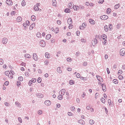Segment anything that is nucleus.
I'll use <instances>...</instances> for the list:
<instances>
[{"instance_id": "1", "label": "nucleus", "mask_w": 125, "mask_h": 125, "mask_svg": "<svg viewBox=\"0 0 125 125\" xmlns=\"http://www.w3.org/2000/svg\"><path fill=\"white\" fill-rule=\"evenodd\" d=\"M14 72L13 71H6L4 72V74L6 76H7L10 78H12L13 75L14 74Z\"/></svg>"}, {"instance_id": "2", "label": "nucleus", "mask_w": 125, "mask_h": 125, "mask_svg": "<svg viewBox=\"0 0 125 125\" xmlns=\"http://www.w3.org/2000/svg\"><path fill=\"white\" fill-rule=\"evenodd\" d=\"M125 52V48H122L120 51V53L121 56H123L124 55Z\"/></svg>"}, {"instance_id": "3", "label": "nucleus", "mask_w": 125, "mask_h": 125, "mask_svg": "<svg viewBox=\"0 0 125 125\" xmlns=\"http://www.w3.org/2000/svg\"><path fill=\"white\" fill-rule=\"evenodd\" d=\"M46 43L43 40H41L40 42V45L42 47H44Z\"/></svg>"}, {"instance_id": "4", "label": "nucleus", "mask_w": 125, "mask_h": 125, "mask_svg": "<svg viewBox=\"0 0 125 125\" xmlns=\"http://www.w3.org/2000/svg\"><path fill=\"white\" fill-rule=\"evenodd\" d=\"M108 18V17L106 15H103L100 17V19L102 20H105L107 19Z\"/></svg>"}, {"instance_id": "5", "label": "nucleus", "mask_w": 125, "mask_h": 125, "mask_svg": "<svg viewBox=\"0 0 125 125\" xmlns=\"http://www.w3.org/2000/svg\"><path fill=\"white\" fill-rule=\"evenodd\" d=\"M44 104L46 105L49 106L51 104V102L49 100H47L44 102Z\"/></svg>"}, {"instance_id": "6", "label": "nucleus", "mask_w": 125, "mask_h": 125, "mask_svg": "<svg viewBox=\"0 0 125 125\" xmlns=\"http://www.w3.org/2000/svg\"><path fill=\"white\" fill-rule=\"evenodd\" d=\"M6 2L7 4L9 5H11L12 4L11 0H7Z\"/></svg>"}, {"instance_id": "7", "label": "nucleus", "mask_w": 125, "mask_h": 125, "mask_svg": "<svg viewBox=\"0 0 125 125\" xmlns=\"http://www.w3.org/2000/svg\"><path fill=\"white\" fill-rule=\"evenodd\" d=\"M66 92V90L64 89H62L59 92L60 94L64 95Z\"/></svg>"}, {"instance_id": "8", "label": "nucleus", "mask_w": 125, "mask_h": 125, "mask_svg": "<svg viewBox=\"0 0 125 125\" xmlns=\"http://www.w3.org/2000/svg\"><path fill=\"white\" fill-rule=\"evenodd\" d=\"M97 78L98 80L100 82H102L103 81V79L99 75H97Z\"/></svg>"}, {"instance_id": "9", "label": "nucleus", "mask_w": 125, "mask_h": 125, "mask_svg": "<svg viewBox=\"0 0 125 125\" xmlns=\"http://www.w3.org/2000/svg\"><path fill=\"white\" fill-rule=\"evenodd\" d=\"M33 58L35 61H37L38 60V57L36 54L34 53L33 54Z\"/></svg>"}, {"instance_id": "10", "label": "nucleus", "mask_w": 125, "mask_h": 125, "mask_svg": "<svg viewBox=\"0 0 125 125\" xmlns=\"http://www.w3.org/2000/svg\"><path fill=\"white\" fill-rule=\"evenodd\" d=\"M67 22L69 24H72V19L70 18H69L67 20Z\"/></svg>"}, {"instance_id": "11", "label": "nucleus", "mask_w": 125, "mask_h": 125, "mask_svg": "<svg viewBox=\"0 0 125 125\" xmlns=\"http://www.w3.org/2000/svg\"><path fill=\"white\" fill-rule=\"evenodd\" d=\"M35 25L34 23H33L31 24L30 26L29 29L30 30H31L33 28H34Z\"/></svg>"}, {"instance_id": "12", "label": "nucleus", "mask_w": 125, "mask_h": 125, "mask_svg": "<svg viewBox=\"0 0 125 125\" xmlns=\"http://www.w3.org/2000/svg\"><path fill=\"white\" fill-rule=\"evenodd\" d=\"M73 8L74 10L76 11L77 10L79 9V7L75 5L73 6Z\"/></svg>"}, {"instance_id": "13", "label": "nucleus", "mask_w": 125, "mask_h": 125, "mask_svg": "<svg viewBox=\"0 0 125 125\" xmlns=\"http://www.w3.org/2000/svg\"><path fill=\"white\" fill-rule=\"evenodd\" d=\"M102 86L103 91L104 92L106 90V88L105 85L104 84H102Z\"/></svg>"}, {"instance_id": "14", "label": "nucleus", "mask_w": 125, "mask_h": 125, "mask_svg": "<svg viewBox=\"0 0 125 125\" xmlns=\"http://www.w3.org/2000/svg\"><path fill=\"white\" fill-rule=\"evenodd\" d=\"M96 40L94 39L92 42V44L93 45H95L97 43Z\"/></svg>"}, {"instance_id": "15", "label": "nucleus", "mask_w": 125, "mask_h": 125, "mask_svg": "<svg viewBox=\"0 0 125 125\" xmlns=\"http://www.w3.org/2000/svg\"><path fill=\"white\" fill-rule=\"evenodd\" d=\"M52 4L53 6L56 7V5L57 2L55 0H52Z\"/></svg>"}, {"instance_id": "16", "label": "nucleus", "mask_w": 125, "mask_h": 125, "mask_svg": "<svg viewBox=\"0 0 125 125\" xmlns=\"http://www.w3.org/2000/svg\"><path fill=\"white\" fill-rule=\"evenodd\" d=\"M45 56L47 58H49L50 57V54L48 52H46L45 53Z\"/></svg>"}, {"instance_id": "17", "label": "nucleus", "mask_w": 125, "mask_h": 125, "mask_svg": "<svg viewBox=\"0 0 125 125\" xmlns=\"http://www.w3.org/2000/svg\"><path fill=\"white\" fill-rule=\"evenodd\" d=\"M7 41V39L5 38H4L2 41V42L3 44H5L6 43Z\"/></svg>"}, {"instance_id": "18", "label": "nucleus", "mask_w": 125, "mask_h": 125, "mask_svg": "<svg viewBox=\"0 0 125 125\" xmlns=\"http://www.w3.org/2000/svg\"><path fill=\"white\" fill-rule=\"evenodd\" d=\"M72 3L70 2L68 4V7L70 9H71L73 8Z\"/></svg>"}, {"instance_id": "19", "label": "nucleus", "mask_w": 125, "mask_h": 125, "mask_svg": "<svg viewBox=\"0 0 125 125\" xmlns=\"http://www.w3.org/2000/svg\"><path fill=\"white\" fill-rule=\"evenodd\" d=\"M44 64L45 65H48L49 63V62L48 60H45L44 62Z\"/></svg>"}, {"instance_id": "20", "label": "nucleus", "mask_w": 125, "mask_h": 125, "mask_svg": "<svg viewBox=\"0 0 125 125\" xmlns=\"http://www.w3.org/2000/svg\"><path fill=\"white\" fill-rule=\"evenodd\" d=\"M17 21L19 22L21 21L22 20V18L20 16L18 17L17 18Z\"/></svg>"}, {"instance_id": "21", "label": "nucleus", "mask_w": 125, "mask_h": 125, "mask_svg": "<svg viewBox=\"0 0 125 125\" xmlns=\"http://www.w3.org/2000/svg\"><path fill=\"white\" fill-rule=\"evenodd\" d=\"M78 122L81 124H84V121L82 119H80L78 121Z\"/></svg>"}, {"instance_id": "22", "label": "nucleus", "mask_w": 125, "mask_h": 125, "mask_svg": "<svg viewBox=\"0 0 125 125\" xmlns=\"http://www.w3.org/2000/svg\"><path fill=\"white\" fill-rule=\"evenodd\" d=\"M57 71L59 73H62V71L60 67H58L57 69Z\"/></svg>"}, {"instance_id": "23", "label": "nucleus", "mask_w": 125, "mask_h": 125, "mask_svg": "<svg viewBox=\"0 0 125 125\" xmlns=\"http://www.w3.org/2000/svg\"><path fill=\"white\" fill-rule=\"evenodd\" d=\"M51 36L50 34H48L46 36V39L47 40L49 39L51 37Z\"/></svg>"}, {"instance_id": "24", "label": "nucleus", "mask_w": 125, "mask_h": 125, "mask_svg": "<svg viewBox=\"0 0 125 125\" xmlns=\"http://www.w3.org/2000/svg\"><path fill=\"white\" fill-rule=\"evenodd\" d=\"M31 55L29 54H26L25 55V57L27 58H30Z\"/></svg>"}, {"instance_id": "25", "label": "nucleus", "mask_w": 125, "mask_h": 125, "mask_svg": "<svg viewBox=\"0 0 125 125\" xmlns=\"http://www.w3.org/2000/svg\"><path fill=\"white\" fill-rule=\"evenodd\" d=\"M102 37L104 40H105L107 39V36L105 34L102 35Z\"/></svg>"}, {"instance_id": "26", "label": "nucleus", "mask_w": 125, "mask_h": 125, "mask_svg": "<svg viewBox=\"0 0 125 125\" xmlns=\"http://www.w3.org/2000/svg\"><path fill=\"white\" fill-rule=\"evenodd\" d=\"M36 36L38 38H40L41 37V35L40 32H38L36 34Z\"/></svg>"}, {"instance_id": "27", "label": "nucleus", "mask_w": 125, "mask_h": 125, "mask_svg": "<svg viewBox=\"0 0 125 125\" xmlns=\"http://www.w3.org/2000/svg\"><path fill=\"white\" fill-rule=\"evenodd\" d=\"M89 21L91 24H94L95 23V21L94 20H93L92 19H90L89 20Z\"/></svg>"}, {"instance_id": "28", "label": "nucleus", "mask_w": 125, "mask_h": 125, "mask_svg": "<svg viewBox=\"0 0 125 125\" xmlns=\"http://www.w3.org/2000/svg\"><path fill=\"white\" fill-rule=\"evenodd\" d=\"M31 19L32 21H34L36 19V17L34 15H32L31 16Z\"/></svg>"}, {"instance_id": "29", "label": "nucleus", "mask_w": 125, "mask_h": 125, "mask_svg": "<svg viewBox=\"0 0 125 125\" xmlns=\"http://www.w3.org/2000/svg\"><path fill=\"white\" fill-rule=\"evenodd\" d=\"M120 6V4L119 3H118L116 5H115L114 6V8L115 9H118L119 7Z\"/></svg>"}, {"instance_id": "30", "label": "nucleus", "mask_w": 125, "mask_h": 125, "mask_svg": "<svg viewBox=\"0 0 125 125\" xmlns=\"http://www.w3.org/2000/svg\"><path fill=\"white\" fill-rule=\"evenodd\" d=\"M54 31L56 33H58L59 32V28H56L54 30Z\"/></svg>"}, {"instance_id": "31", "label": "nucleus", "mask_w": 125, "mask_h": 125, "mask_svg": "<svg viewBox=\"0 0 125 125\" xmlns=\"http://www.w3.org/2000/svg\"><path fill=\"white\" fill-rule=\"evenodd\" d=\"M104 30L105 31H108V26L107 25H105L104 27Z\"/></svg>"}, {"instance_id": "32", "label": "nucleus", "mask_w": 125, "mask_h": 125, "mask_svg": "<svg viewBox=\"0 0 125 125\" xmlns=\"http://www.w3.org/2000/svg\"><path fill=\"white\" fill-rule=\"evenodd\" d=\"M113 82L115 84H117L118 83V80L116 79H114L113 80Z\"/></svg>"}, {"instance_id": "33", "label": "nucleus", "mask_w": 125, "mask_h": 125, "mask_svg": "<svg viewBox=\"0 0 125 125\" xmlns=\"http://www.w3.org/2000/svg\"><path fill=\"white\" fill-rule=\"evenodd\" d=\"M70 10L69 9L66 8L64 10V11L66 12H70Z\"/></svg>"}, {"instance_id": "34", "label": "nucleus", "mask_w": 125, "mask_h": 125, "mask_svg": "<svg viewBox=\"0 0 125 125\" xmlns=\"http://www.w3.org/2000/svg\"><path fill=\"white\" fill-rule=\"evenodd\" d=\"M74 81L72 80H70L69 83L70 85H72L74 84Z\"/></svg>"}, {"instance_id": "35", "label": "nucleus", "mask_w": 125, "mask_h": 125, "mask_svg": "<svg viewBox=\"0 0 125 125\" xmlns=\"http://www.w3.org/2000/svg\"><path fill=\"white\" fill-rule=\"evenodd\" d=\"M58 98L59 100H61L62 99V95H59L58 96Z\"/></svg>"}, {"instance_id": "36", "label": "nucleus", "mask_w": 125, "mask_h": 125, "mask_svg": "<svg viewBox=\"0 0 125 125\" xmlns=\"http://www.w3.org/2000/svg\"><path fill=\"white\" fill-rule=\"evenodd\" d=\"M21 4L22 6H24L26 5V2L24 0H23L21 2Z\"/></svg>"}, {"instance_id": "37", "label": "nucleus", "mask_w": 125, "mask_h": 125, "mask_svg": "<svg viewBox=\"0 0 125 125\" xmlns=\"http://www.w3.org/2000/svg\"><path fill=\"white\" fill-rule=\"evenodd\" d=\"M34 9L36 11H37L39 10V8L37 6L35 5L34 6Z\"/></svg>"}, {"instance_id": "38", "label": "nucleus", "mask_w": 125, "mask_h": 125, "mask_svg": "<svg viewBox=\"0 0 125 125\" xmlns=\"http://www.w3.org/2000/svg\"><path fill=\"white\" fill-rule=\"evenodd\" d=\"M109 30L110 31V30H111V29H112V25L110 24L109 25Z\"/></svg>"}, {"instance_id": "39", "label": "nucleus", "mask_w": 125, "mask_h": 125, "mask_svg": "<svg viewBox=\"0 0 125 125\" xmlns=\"http://www.w3.org/2000/svg\"><path fill=\"white\" fill-rule=\"evenodd\" d=\"M111 11V10L110 8H108L107 10V13L109 14L110 12Z\"/></svg>"}, {"instance_id": "40", "label": "nucleus", "mask_w": 125, "mask_h": 125, "mask_svg": "<svg viewBox=\"0 0 125 125\" xmlns=\"http://www.w3.org/2000/svg\"><path fill=\"white\" fill-rule=\"evenodd\" d=\"M31 80L32 81V83H34L36 82V79L35 78H33Z\"/></svg>"}, {"instance_id": "41", "label": "nucleus", "mask_w": 125, "mask_h": 125, "mask_svg": "<svg viewBox=\"0 0 125 125\" xmlns=\"http://www.w3.org/2000/svg\"><path fill=\"white\" fill-rule=\"evenodd\" d=\"M101 100L103 103L104 104L105 103V100L103 98H101Z\"/></svg>"}, {"instance_id": "42", "label": "nucleus", "mask_w": 125, "mask_h": 125, "mask_svg": "<svg viewBox=\"0 0 125 125\" xmlns=\"http://www.w3.org/2000/svg\"><path fill=\"white\" fill-rule=\"evenodd\" d=\"M37 81L38 83H41L42 81V79L40 77H39L38 78L37 80Z\"/></svg>"}, {"instance_id": "43", "label": "nucleus", "mask_w": 125, "mask_h": 125, "mask_svg": "<svg viewBox=\"0 0 125 125\" xmlns=\"http://www.w3.org/2000/svg\"><path fill=\"white\" fill-rule=\"evenodd\" d=\"M15 104L16 105H17V106L19 107H20L21 106V104H20L18 102H15Z\"/></svg>"}, {"instance_id": "44", "label": "nucleus", "mask_w": 125, "mask_h": 125, "mask_svg": "<svg viewBox=\"0 0 125 125\" xmlns=\"http://www.w3.org/2000/svg\"><path fill=\"white\" fill-rule=\"evenodd\" d=\"M18 79L19 81H22L23 80V78L22 76H20L18 77Z\"/></svg>"}, {"instance_id": "45", "label": "nucleus", "mask_w": 125, "mask_h": 125, "mask_svg": "<svg viewBox=\"0 0 125 125\" xmlns=\"http://www.w3.org/2000/svg\"><path fill=\"white\" fill-rule=\"evenodd\" d=\"M79 8L81 9H84V6L82 5H80L79 6Z\"/></svg>"}, {"instance_id": "46", "label": "nucleus", "mask_w": 125, "mask_h": 125, "mask_svg": "<svg viewBox=\"0 0 125 125\" xmlns=\"http://www.w3.org/2000/svg\"><path fill=\"white\" fill-rule=\"evenodd\" d=\"M118 78L120 80H122L123 78V77L122 75H119L118 76Z\"/></svg>"}, {"instance_id": "47", "label": "nucleus", "mask_w": 125, "mask_h": 125, "mask_svg": "<svg viewBox=\"0 0 125 125\" xmlns=\"http://www.w3.org/2000/svg\"><path fill=\"white\" fill-rule=\"evenodd\" d=\"M3 63V61L1 59H0V65H1Z\"/></svg>"}, {"instance_id": "48", "label": "nucleus", "mask_w": 125, "mask_h": 125, "mask_svg": "<svg viewBox=\"0 0 125 125\" xmlns=\"http://www.w3.org/2000/svg\"><path fill=\"white\" fill-rule=\"evenodd\" d=\"M94 122V121L93 120H90L89 121L90 123L91 124H93Z\"/></svg>"}, {"instance_id": "49", "label": "nucleus", "mask_w": 125, "mask_h": 125, "mask_svg": "<svg viewBox=\"0 0 125 125\" xmlns=\"http://www.w3.org/2000/svg\"><path fill=\"white\" fill-rule=\"evenodd\" d=\"M122 73V70H120L118 71V74L119 75L121 74Z\"/></svg>"}, {"instance_id": "50", "label": "nucleus", "mask_w": 125, "mask_h": 125, "mask_svg": "<svg viewBox=\"0 0 125 125\" xmlns=\"http://www.w3.org/2000/svg\"><path fill=\"white\" fill-rule=\"evenodd\" d=\"M69 26L68 27V28L69 29H71L73 28V26L71 24H69Z\"/></svg>"}, {"instance_id": "51", "label": "nucleus", "mask_w": 125, "mask_h": 125, "mask_svg": "<svg viewBox=\"0 0 125 125\" xmlns=\"http://www.w3.org/2000/svg\"><path fill=\"white\" fill-rule=\"evenodd\" d=\"M80 75L79 73H77L76 75V76L77 78H79L80 77Z\"/></svg>"}, {"instance_id": "52", "label": "nucleus", "mask_w": 125, "mask_h": 125, "mask_svg": "<svg viewBox=\"0 0 125 125\" xmlns=\"http://www.w3.org/2000/svg\"><path fill=\"white\" fill-rule=\"evenodd\" d=\"M104 1V0H100L99 1L98 3H99L102 4Z\"/></svg>"}, {"instance_id": "53", "label": "nucleus", "mask_w": 125, "mask_h": 125, "mask_svg": "<svg viewBox=\"0 0 125 125\" xmlns=\"http://www.w3.org/2000/svg\"><path fill=\"white\" fill-rule=\"evenodd\" d=\"M86 23H83L82 24V26L84 27H86Z\"/></svg>"}, {"instance_id": "54", "label": "nucleus", "mask_w": 125, "mask_h": 125, "mask_svg": "<svg viewBox=\"0 0 125 125\" xmlns=\"http://www.w3.org/2000/svg\"><path fill=\"white\" fill-rule=\"evenodd\" d=\"M108 103L110 105L111 103V101L110 99H109L108 100Z\"/></svg>"}, {"instance_id": "55", "label": "nucleus", "mask_w": 125, "mask_h": 125, "mask_svg": "<svg viewBox=\"0 0 125 125\" xmlns=\"http://www.w3.org/2000/svg\"><path fill=\"white\" fill-rule=\"evenodd\" d=\"M75 107L74 106H72L71 108V110L72 111H74V110Z\"/></svg>"}, {"instance_id": "56", "label": "nucleus", "mask_w": 125, "mask_h": 125, "mask_svg": "<svg viewBox=\"0 0 125 125\" xmlns=\"http://www.w3.org/2000/svg\"><path fill=\"white\" fill-rule=\"evenodd\" d=\"M38 114L39 115H41L42 113V110H39L38 112Z\"/></svg>"}, {"instance_id": "57", "label": "nucleus", "mask_w": 125, "mask_h": 125, "mask_svg": "<svg viewBox=\"0 0 125 125\" xmlns=\"http://www.w3.org/2000/svg\"><path fill=\"white\" fill-rule=\"evenodd\" d=\"M9 82L8 81H6L4 83V84L6 85H8L9 84Z\"/></svg>"}, {"instance_id": "58", "label": "nucleus", "mask_w": 125, "mask_h": 125, "mask_svg": "<svg viewBox=\"0 0 125 125\" xmlns=\"http://www.w3.org/2000/svg\"><path fill=\"white\" fill-rule=\"evenodd\" d=\"M67 61L68 62H70L71 61V59L70 58H67Z\"/></svg>"}, {"instance_id": "59", "label": "nucleus", "mask_w": 125, "mask_h": 125, "mask_svg": "<svg viewBox=\"0 0 125 125\" xmlns=\"http://www.w3.org/2000/svg\"><path fill=\"white\" fill-rule=\"evenodd\" d=\"M57 23L58 24H61V21L60 20H58L57 21Z\"/></svg>"}, {"instance_id": "60", "label": "nucleus", "mask_w": 125, "mask_h": 125, "mask_svg": "<svg viewBox=\"0 0 125 125\" xmlns=\"http://www.w3.org/2000/svg\"><path fill=\"white\" fill-rule=\"evenodd\" d=\"M15 13V11H12L11 13V15H13Z\"/></svg>"}, {"instance_id": "61", "label": "nucleus", "mask_w": 125, "mask_h": 125, "mask_svg": "<svg viewBox=\"0 0 125 125\" xmlns=\"http://www.w3.org/2000/svg\"><path fill=\"white\" fill-rule=\"evenodd\" d=\"M21 65L22 66H26V63L24 62H22L21 63Z\"/></svg>"}, {"instance_id": "62", "label": "nucleus", "mask_w": 125, "mask_h": 125, "mask_svg": "<svg viewBox=\"0 0 125 125\" xmlns=\"http://www.w3.org/2000/svg\"><path fill=\"white\" fill-rule=\"evenodd\" d=\"M25 75L27 76H28L29 75V73L28 72H26L25 73Z\"/></svg>"}, {"instance_id": "63", "label": "nucleus", "mask_w": 125, "mask_h": 125, "mask_svg": "<svg viewBox=\"0 0 125 125\" xmlns=\"http://www.w3.org/2000/svg\"><path fill=\"white\" fill-rule=\"evenodd\" d=\"M80 29L81 30H83L84 29V27L82 26V25L80 27Z\"/></svg>"}, {"instance_id": "64", "label": "nucleus", "mask_w": 125, "mask_h": 125, "mask_svg": "<svg viewBox=\"0 0 125 125\" xmlns=\"http://www.w3.org/2000/svg\"><path fill=\"white\" fill-rule=\"evenodd\" d=\"M18 120L21 123H22V119H21V118L20 117H19L18 118Z\"/></svg>"}]
</instances>
